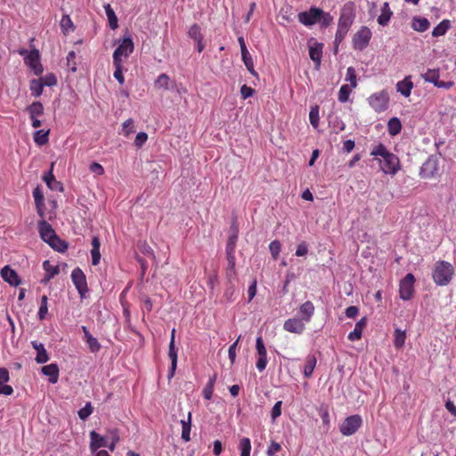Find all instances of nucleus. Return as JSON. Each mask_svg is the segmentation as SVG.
I'll list each match as a JSON object with an SVG mask.
<instances>
[{
	"instance_id": "43",
	"label": "nucleus",
	"mask_w": 456,
	"mask_h": 456,
	"mask_svg": "<svg viewBox=\"0 0 456 456\" xmlns=\"http://www.w3.org/2000/svg\"><path fill=\"white\" fill-rule=\"evenodd\" d=\"M239 449L240 451V456H250L251 452V442L249 438L243 437L240 440Z\"/></svg>"
},
{
	"instance_id": "52",
	"label": "nucleus",
	"mask_w": 456,
	"mask_h": 456,
	"mask_svg": "<svg viewBox=\"0 0 456 456\" xmlns=\"http://www.w3.org/2000/svg\"><path fill=\"white\" fill-rule=\"evenodd\" d=\"M281 245L279 240H273L269 244V249L273 259H277L281 252Z\"/></svg>"
},
{
	"instance_id": "63",
	"label": "nucleus",
	"mask_w": 456,
	"mask_h": 456,
	"mask_svg": "<svg viewBox=\"0 0 456 456\" xmlns=\"http://www.w3.org/2000/svg\"><path fill=\"white\" fill-rule=\"evenodd\" d=\"M307 253H308V246H307L306 242H305V241L300 242L297 247L296 256H305L307 255Z\"/></svg>"
},
{
	"instance_id": "33",
	"label": "nucleus",
	"mask_w": 456,
	"mask_h": 456,
	"mask_svg": "<svg viewBox=\"0 0 456 456\" xmlns=\"http://www.w3.org/2000/svg\"><path fill=\"white\" fill-rule=\"evenodd\" d=\"M27 110L29 113V118H38L44 114V106L40 102H32Z\"/></svg>"
},
{
	"instance_id": "47",
	"label": "nucleus",
	"mask_w": 456,
	"mask_h": 456,
	"mask_svg": "<svg viewBox=\"0 0 456 456\" xmlns=\"http://www.w3.org/2000/svg\"><path fill=\"white\" fill-rule=\"evenodd\" d=\"M188 36L194 41L203 40V35L201 33V28H200V25H198L196 23L190 27L189 31H188Z\"/></svg>"
},
{
	"instance_id": "16",
	"label": "nucleus",
	"mask_w": 456,
	"mask_h": 456,
	"mask_svg": "<svg viewBox=\"0 0 456 456\" xmlns=\"http://www.w3.org/2000/svg\"><path fill=\"white\" fill-rule=\"evenodd\" d=\"M41 371L44 375L48 377V381L51 384H55L59 379V367L56 363H50L42 367Z\"/></svg>"
},
{
	"instance_id": "2",
	"label": "nucleus",
	"mask_w": 456,
	"mask_h": 456,
	"mask_svg": "<svg viewBox=\"0 0 456 456\" xmlns=\"http://www.w3.org/2000/svg\"><path fill=\"white\" fill-rule=\"evenodd\" d=\"M389 101V94L385 89L370 94L368 98L369 105L378 113L384 112L387 110Z\"/></svg>"
},
{
	"instance_id": "18",
	"label": "nucleus",
	"mask_w": 456,
	"mask_h": 456,
	"mask_svg": "<svg viewBox=\"0 0 456 456\" xmlns=\"http://www.w3.org/2000/svg\"><path fill=\"white\" fill-rule=\"evenodd\" d=\"M43 268L46 273L45 277L41 280V283L43 284H47L51 279L60 273L59 266L51 265L49 260L43 262Z\"/></svg>"
},
{
	"instance_id": "61",
	"label": "nucleus",
	"mask_w": 456,
	"mask_h": 456,
	"mask_svg": "<svg viewBox=\"0 0 456 456\" xmlns=\"http://www.w3.org/2000/svg\"><path fill=\"white\" fill-rule=\"evenodd\" d=\"M256 349L258 356L267 355L266 348L261 336H258L256 340Z\"/></svg>"
},
{
	"instance_id": "31",
	"label": "nucleus",
	"mask_w": 456,
	"mask_h": 456,
	"mask_svg": "<svg viewBox=\"0 0 456 456\" xmlns=\"http://www.w3.org/2000/svg\"><path fill=\"white\" fill-rule=\"evenodd\" d=\"M451 27L449 20H443L432 31V36L435 37H441L446 34Z\"/></svg>"
},
{
	"instance_id": "13",
	"label": "nucleus",
	"mask_w": 456,
	"mask_h": 456,
	"mask_svg": "<svg viewBox=\"0 0 456 456\" xmlns=\"http://www.w3.org/2000/svg\"><path fill=\"white\" fill-rule=\"evenodd\" d=\"M38 232L41 239L46 243L56 235L55 231L46 220L38 222Z\"/></svg>"
},
{
	"instance_id": "4",
	"label": "nucleus",
	"mask_w": 456,
	"mask_h": 456,
	"mask_svg": "<svg viewBox=\"0 0 456 456\" xmlns=\"http://www.w3.org/2000/svg\"><path fill=\"white\" fill-rule=\"evenodd\" d=\"M371 37V30L367 26H362L353 37V48L357 51H363L368 47Z\"/></svg>"
},
{
	"instance_id": "60",
	"label": "nucleus",
	"mask_w": 456,
	"mask_h": 456,
	"mask_svg": "<svg viewBox=\"0 0 456 456\" xmlns=\"http://www.w3.org/2000/svg\"><path fill=\"white\" fill-rule=\"evenodd\" d=\"M44 86H53L57 84V77L53 73H48L45 77L40 78Z\"/></svg>"
},
{
	"instance_id": "46",
	"label": "nucleus",
	"mask_w": 456,
	"mask_h": 456,
	"mask_svg": "<svg viewBox=\"0 0 456 456\" xmlns=\"http://www.w3.org/2000/svg\"><path fill=\"white\" fill-rule=\"evenodd\" d=\"M133 133H134V121L133 118H128L122 123L121 134L128 137Z\"/></svg>"
},
{
	"instance_id": "50",
	"label": "nucleus",
	"mask_w": 456,
	"mask_h": 456,
	"mask_svg": "<svg viewBox=\"0 0 456 456\" xmlns=\"http://www.w3.org/2000/svg\"><path fill=\"white\" fill-rule=\"evenodd\" d=\"M93 411L94 408L91 403H86V405L77 411L79 419L86 420L93 413Z\"/></svg>"
},
{
	"instance_id": "44",
	"label": "nucleus",
	"mask_w": 456,
	"mask_h": 456,
	"mask_svg": "<svg viewBox=\"0 0 456 456\" xmlns=\"http://www.w3.org/2000/svg\"><path fill=\"white\" fill-rule=\"evenodd\" d=\"M29 87L31 94L36 97H39L43 93L44 84L41 79H33L30 82Z\"/></svg>"
},
{
	"instance_id": "48",
	"label": "nucleus",
	"mask_w": 456,
	"mask_h": 456,
	"mask_svg": "<svg viewBox=\"0 0 456 456\" xmlns=\"http://www.w3.org/2000/svg\"><path fill=\"white\" fill-rule=\"evenodd\" d=\"M113 65L115 67L113 76L120 85H123L125 82V77L123 76V61H113Z\"/></svg>"
},
{
	"instance_id": "25",
	"label": "nucleus",
	"mask_w": 456,
	"mask_h": 456,
	"mask_svg": "<svg viewBox=\"0 0 456 456\" xmlns=\"http://www.w3.org/2000/svg\"><path fill=\"white\" fill-rule=\"evenodd\" d=\"M50 190L54 191H61L63 190L62 184L55 179L52 170L45 174L43 177Z\"/></svg>"
},
{
	"instance_id": "42",
	"label": "nucleus",
	"mask_w": 456,
	"mask_h": 456,
	"mask_svg": "<svg viewBox=\"0 0 456 456\" xmlns=\"http://www.w3.org/2000/svg\"><path fill=\"white\" fill-rule=\"evenodd\" d=\"M48 314V297L46 295L41 297L40 306L38 309L37 316L40 321L46 318Z\"/></svg>"
},
{
	"instance_id": "37",
	"label": "nucleus",
	"mask_w": 456,
	"mask_h": 456,
	"mask_svg": "<svg viewBox=\"0 0 456 456\" xmlns=\"http://www.w3.org/2000/svg\"><path fill=\"white\" fill-rule=\"evenodd\" d=\"M216 380V374H214L211 378H209L208 383L203 388L202 395L206 400H210L214 392V386Z\"/></svg>"
},
{
	"instance_id": "53",
	"label": "nucleus",
	"mask_w": 456,
	"mask_h": 456,
	"mask_svg": "<svg viewBox=\"0 0 456 456\" xmlns=\"http://www.w3.org/2000/svg\"><path fill=\"white\" fill-rule=\"evenodd\" d=\"M67 67L69 68V69L75 73L77 72V63L75 62V59H76V53L74 51H70L68 55H67Z\"/></svg>"
},
{
	"instance_id": "3",
	"label": "nucleus",
	"mask_w": 456,
	"mask_h": 456,
	"mask_svg": "<svg viewBox=\"0 0 456 456\" xmlns=\"http://www.w3.org/2000/svg\"><path fill=\"white\" fill-rule=\"evenodd\" d=\"M19 54L24 56V62L28 65L34 73L38 76L43 73V66L40 62L39 52L37 49H33L28 52L27 49H20Z\"/></svg>"
},
{
	"instance_id": "49",
	"label": "nucleus",
	"mask_w": 456,
	"mask_h": 456,
	"mask_svg": "<svg viewBox=\"0 0 456 456\" xmlns=\"http://www.w3.org/2000/svg\"><path fill=\"white\" fill-rule=\"evenodd\" d=\"M435 167V163L433 161H427L423 164L421 167V175L423 177L428 178L433 176Z\"/></svg>"
},
{
	"instance_id": "36",
	"label": "nucleus",
	"mask_w": 456,
	"mask_h": 456,
	"mask_svg": "<svg viewBox=\"0 0 456 456\" xmlns=\"http://www.w3.org/2000/svg\"><path fill=\"white\" fill-rule=\"evenodd\" d=\"M387 130L390 135L395 136L402 130V124L399 118H392L387 123Z\"/></svg>"
},
{
	"instance_id": "14",
	"label": "nucleus",
	"mask_w": 456,
	"mask_h": 456,
	"mask_svg": "<svg viewBox=\"0 0 456 456\" xmlns=\"http://www.w3.org/2000/svg\"><path fill=\"white\" fill-rule=\"evenodd\" d=\"M1 276L3 280L8 282L11 286H18L21 282L18 273L8 265L2 268Z\"/></svg>"
},
{
	"instance_id": "28",
	"label": "nucleus",
	"mask_w": 456,
	"mask_h": 456,
	"mask_svg": "<svg viewBox=\"0 0 456 456\" xmlns=\"http://www.w3.org/2000/svg\"><path fill=\"white\" fill-rule=\"evenodd\" d=\"M60 27L64 35H69L75 30V25L69 14H64L60 21Z\"/></svg>"
},
{
	"instance_id": "51",
	"label": "nucleus",
	"mask_w": 456,
	"mask_h": 456,
	"mask_svg": "<svg viewBox=\"0 0 456 456\" xmlns=\"http://www.w3.org/2000/svg\"><path fill=\"white\" fill-rule=\"evenodd\" d=\"M351 94V88L348 85H343L338 92V101L341 102H346L348 101L349 95Z\"/></svg>"
},
{
	"instance_id": "59",
	"label": "nucleus",
	"mask_w": 456,
	"mask_h": 456,
	"mask_svg": "<svg viewBox=\"0 0 456 456\" xmlns=\"http://www.w3.org/2000/svg\"><path fill=\"white\" fill-rule=\"evenodd\" d=\"M405 343V333L404 331H401L400 330H395V346L396 348L402 347Z\"/></svg>"
},
{
	"instance_id": "15",
	"label": "nucleus",
	"mask_w": 456,
	"mask_h": 456,
	"mask_svg": "<svg viewBox=\"0 0 456 456\" xmlns=\"http://www.w3.org/2000/svg\"><path fill=\"white\" fill-rule=\"evenodd\" d=\"M32 347L37 351L36 362L37 363H45L49 361L48 353L43 343L37 340L31 341Z\"/></svg>"
},
{
	"instance_id": "30",
	"label": "nucleus",
	"mask_w": 456,
	"mask_h": 456,
	"mask_svg": "<svg viewBox=\"0 0 456 456\" xmlns=\"http://www.w3.org/2000/svg\"><path fill=\"white\" fill-rule=\"evenodd\" d=\"M47 244L58 252H64L68 248V243L62 240H61L57 234L47 242Z\"/></svg>"
},
{
	"instance_id": "35",
	"label": "nucleus",
	"mask_w": 456,
	"mask_h": 456,
	"mask_svg": "<svg viewBox=\"0 0 456 456\" xmlns=\"http://www.w3.org/2000/svg\"><path fill=\"white\" fill-rule=\"evenodd\" d=\"M241 58L244 62V65L248 69V70L250 72L253 76H257L256 71L254 69V61L251 57V54L249 53L248 50H245L241 53Z\"/></svg>"
},
{
	"instance_id": "29",
	"label": "nucleus",
	"mask_w": 456,
	"mask_h": 456,
	"mask_svg": "<svg viewBox=\"0 0 456 456\" xmlns=\"http://www.w3.org/2000/svg\"><path fill=\"white\" fill-rule=\"evenodd\" d=\"M175 330L173 329L172 332H171L169 346H168V357L170 358L171 362H174V365L177 364V360H178V348L175 345Z\"/></svg>"
},
{
	"instance_id": "32",
	"label": "nucleus",
	"mask_w": 456,
	"mask_h": 456,
	"mask_svg": "<svg viewBox=\"0 0 456 456\" xmlns=\"http://www.w3.org/2000/svg\"><path fill=\"white\" fill-rule=\"evenodd\" d=\"M422 78L428 83H432L434 86L437 85L439 80V69H428L426 73L421 75Z\"/></svg>"
},
{
	"instance_id": "27",
	"label": "nucleus",
	"mask_w": 456,
	"mask_h": 456,
	"mask_svg": "<svg viewBox=\"0 0 456 456\" xmlns=\"http://www.w3.org/2000/svg\"><path fill=\"white\" fill-rule=\"evenodd\" d=\"M430 22L427 18L415 17L412 20L411 27L418 32H424L429 28Z\"/></svg>"
},
{
	"instance_id": "26",
	"label": "nucleus",
	"mask_w": 456,
	"mask_h": 456,
	"mask_svg": "<svg viewBox=\"0 0 456 456\" xmlns=\"http://www.w3.org/2000/svg\"><path fill=\"white\" fill-rule=\"evenodd\" d=\"M182 425V439L184 442H189L191 440V413L189 412L187 416V419L181 420Z\"/></svg>"
},
{
	"instance_id": "21",
	"label": "nucleus",
	"mask_w": 456,
	"mask_h": 456,
	"mask_svg": "<svg viewBox=\"0 0 456 456\" xmlns=\"http://www.w3.org/2000/svg\"><path fill=\"white\" fill-rule=\"evenodd\" d=\"M380 12L381 13L377 20L378 23L383 27L387 26L391 20V17L393 16V11L391 10L390 5L387 2H385L382 4Z\"/></svg>"
},
{
	"instance_id": "19",
	"label": "nucleus",
	"mask_w": 456,
	"mask_h": 456,
	"mask_svg": "<svg viewBox=\"0 0 456 456\" xmlns=\"http://www.w3.org/2000/svg\"><path fill=\"white\" fill-rule=\"evenodd\" d=\"M90 449L92 452H95L99 448L107 446V440L104 436L99 435L96 431L93 430L90 432Z\"/></svg>"
},
{
	"instance_id": "39",
	"label": "nucleus",
	"mask_w": 456,
	"mask_h": 456,
	"mask_svg": "<svg viewBox=\"0 0 456 456\" xmlns=\"http://www.w3.org/2000/svg\"><path fill=\"white\" fill-rule=\"evenodd\" d=\"M104 8H105V12H106L110 28H112V29L117 28H118V18L115 14L114 10L111 8L110 4H106L104 6Z\"/></svg>"
},
{
	"instance_id": "9",
	"label": "nucleus",
	"mask_w": 456,
	"mask_h": 456,
	"mask_svg": "<svg viewBox=\"0 0 456 456\" xmlns=\"http://www.w3.org/2000/svg\"><path fill=\"white\" fill-rule=\"evenodd\" d=\"M415 277L412 273H407L404 278L400 281L399 293L400 297L404 300H410L414 292Z\"/></svg>"
},
{
	"instance_id": "24",
	"label": "nucleus",
	"mask_w": 456,
	"mask_h": 456,
	"mask_svg": "<svg viewBox=\"0 0 456 456\" xmlns=\"http://www.w3.org/2000/svg\"><path fill=\"white\" fill-rule=\"evenodd\" d=\"M239 234V225L237 223V217L233 216L230 227V235L227 240L226 247L236 248V243Z\"/></svg>"
},
{
	"instance_id": "6",
	"label": "nucleus",
	"mask_w": 456,
	"mask_h": 456,
	"mask_svg": "<svg viewBox=\"0 0 456 456\" xmlns=\"http://www.w3.org/2000/svg\"><path fill=\"white\" fill-rule=\"evenodd\" d=\"M354 20L353 4H346L340 12L338 28L348 32Z\"/></svg>"
},
{
	"instance_id": "58",
	"label": "nucleus",
	"mask_w": 456,
	"mask_h": 456,
	"mask_svg": "<svg viewBox=\"0 0 456 456\" xmlns=\"http://www.w3.org/2000/svg\"><path fill=\"white\" fill-rule=\"evenodd\" d=\"M389 153V151H387V149L386 148V146L382 143H379L378 146H376L370 152V154L372 156H379L381 157L382 159L384 157H386L387 154Z\"/></svg>"
},
{
	"instance_id": "1",
	"label": "nucleus",
	"mask_w": 456,
	"mask_h": 456,
	"mask_svg": "<svg viewBox=\"0 0 456 456\" xmlns=\"http://www.w3.org/2000/svg\"><path fill=\"white\" fill-rule=\"evenodd\" d=\"M454 273L453 266L446 261H438L433 271V280L438 286H445L451 281Z\"/></svg>"
},
{
	"instance_id": "62",
	"label": "nucleus",
	"mask_w": 456,
	"mask_h": 456,
	"mask_svg": "<svg viewBox=\"0 0 456 456\" xmlns=\"http://www.w3.org/2000/svg\"><path fill=\"white\" fill-rule=\"evenodd\" d=\"M281 401L276 402L275 404L273 405L271 411V417L273 421H275L276 419L281 415Z\"/></svg>"
},
{
	"instance_id": "17",
	"label": "nucleus",
	"mask_w": 456,
	"mask_h": 456,
	"mask_svg": "<svg viewBox=\"0 0 456 456\" xmlns=\"http://www.w3.org/2000/svg\"><path fill=\"white\" fill-rule=\"evenodd\" d=\"M323 44L314 42L309 45V56L313 61L315 62L316 66L319 67L322 57Z\"/></svg>"
},
{
	"instance_id": "55",
	"label": "nucleus",
	"mask_w": 456,
	"mask_h": 456,
	"mask_svg": "<svg viewBox=\"0 0 456 456\" xmlns=\"http://www.w3.org/2000/svg\"><path fill=\"white\" fill-rule=\"evenodd\" d=\"M169 77L167 75V74H160L156 82H155V85L156 86L159 87V88H164L166 90L168 89V84H169Z\"/></svg>"
},
{
	"instance_id": "22",
	"label": "nucleus",
	"mask_w": 456,
	"mask_h": 456,
	"mask_svg": "<svg viewBox=\"0 0 456 456\" xmlns=\"http://www.w3.org/2000/svg\"><path fill=\"white\" fill-rule=\"evenodd\" d=\"M314 305L311 301L302 304L298 310L301 319L305 322H309L314 314Z\"/></svg>"
},
{
	"instance_id": "57",
	"label": "nucleus",
	"mask_w": 456,
	"mask_h": 456,
	"mask_svg": "<svg viewBox=\"0 0 456 456\" xmlns=\"http://www.w3.org/2000/svg\"><path fill=\"white\" fill-rule=\"evenodd\" d=\"M148 140V134L145 132H140L136 134L134 144L136 148H142Z\"/></svg>"
},
{
	"instance_id": "12",
	"label": "nucleus",
	"mask_w": 456,
	"mask_h": 456,
	"mask_svg": "<svg viewBox=\"0 0 456 456\" xmlns=\"http://www.w3.org/2000/svg\"><path fill=\"white\" fill-rule=\"evenodd\" d=\"M305 321L301 318H289L284 322L283 329L295 334H302L305 329Z\"/></svg>"
},
{
	"instance_id": "8",
	"label": "nucleus",
	"mask_w": 456,
	"mask_h": 456,
	"mask_svg": "<svg viewBox=\"0 0 456 456\" xmlns=\"http://www.w3.org/2000/svg\"><path fill=\"white\" fill-rule=\"evenodd\" d=\"M71 281L76 287L80 297L85 298L86 293L88 292V286L86 282V277L79 267H76L71 272Z\"/></svg>"
},
{
	"instance_id": "64",
	"label": "nucleus",
	"mask_w": 456,
	"mask_h": 456,
	"mask_svg": "<svg viewBox=\"0 0 456 456\" xmlns=\"http://www.w3.org/2000/svg\"><path fill=\"white\" fill-rule=\"evenodd\" d=\"M281 449V446L279 443L272 441L270 445L267 448L266 454L268 456H274V454Z\"/></svg>"
},
{
	"instance_id": "5",
	"label": "nucleus",
	"mask_w": 456,
	"mask_h": 456,
	"mask_svg": "<svg viewBox=\"0 0 456 456\" xmlns=\"http://www.w3.org/2000/svg\"><path fill=\"white\" fill-rule=\"evenodd\" d=\"M362 425V419L360 415H351L344 419L339 426V431L343 436H349L355 434Z\"/></svg>"
},
{
	"instance_id": "40",
	"label": "nucleus",
	"mask_w": 456,
	"mask_h": 456,
	"mask_svg": "<svg viewBox=\"0 0 456 456\" xmlns=\"http://www.w3.org/2000/svg\"><path fill=\"white\" fill-rule=\"evenodd\" d=\"M34 141L39 146H43V145L46 144L49 141V130H47V131L38 130V131L35 132Z\"/></svg>"
},
{
	"instance_id": "7",
	"label": "nucleus",
	"mask_w": 456,
	"mask_h": 456,
	"mask_svg": "<svg viewBox=\"0 0 456 456\" xmlns=\"http://www.w3.org/2000/svg\"><path fill=\"white\" fill-rule=\"evenodd\" d=\"M322 16V10L312 6L308 11L301 12L297 15L298 21L306 26H313L317 22H320V17Z\"/></svg>"
},
{
	"instance_id": "54",
	"label": "nucleus",
	"mask_w": 456,
	"mask_h": 456,
	"mask_svg": "<svg viewBox=\"0 0 456 456\" xmlns=\"http://www.w3.org/2000/svg\"><path fill=\"white\" fill-rule=\"evenodd\" d=\"M346 81L350 82L351 87L355 88L357 86L356 73L353 67H349L346 69Z\"/></svg>"
},
{
	"instance_id": "20",
	"label": "nucleus",
	"mask_w": 456,
	"mask_h": 456,
	"mask_svg": "<svg viewBox=\"0 0 456 456\" xmlns=\"http://www.w3.org/2000/svg\"><path fill=\"white\" fill-rule=\"evenodd\" d=\"M413 88V83L411 79V76L405 77L403 80L397 82L396 90L404 97H409Z\"/></svg>"
},
{
	"instance_id": "10",
	"label": "nucleus",
	"mask_w": 456,
	"mask_h": 456,
	"mask_svg": "<svg viewBox=\"0 0 456 456\" xmlns=\"http://www.w3.org/2000/svg\"><path fill=\"white\" fill-rule=\"evenodd\" d=\"M134 49L131 37H125L113 53V61H123L122 57L127 58Z\"/></svg>"
},
{
	"instance_id": "23",
	"label": "nucleus",
	"mask_w": 456,
	"mask_h": 456,
	"mask_svg": "<svg viewBox=\"0 0 456 456\" xmlns=\"http://www.w3.org/2000/svg\"><path fill=\"white\" fill-rule=\"evenodd\" d=\"M366 324L367 318L362 317L360 321H358L355 323L354 330L348 334L347 338L350 341L359 340L362 338V330L365 328Z\"/></svg>"
},
{
	"instance_id": "45",
	"label": "nucleus",
	"mask_w": 456,
	"mask_h": 456,
	"mask_svg": "<svg viewBox=\"0 0 456 456\" xmlns=\"http://www.w3.org/2000/svg\"><path fill=\"white\" fill-rule=\"evenodd\" d=\"M36 208L38 216L41 217V220H46L52 218V213L46 211L45 201H35Z\"/></svg>"
},
{
	"instance_id": "56",
	"label": "nucleus",
	"mask_w": 456,
	"mask_h": 456,
	"mask_svg": "<svg viewBox=\"0 0 456 456\" xmlns=\"http://www.w3.org/2000/svg\"><path fill=\"white\" fill-rule=\"evenodd\" d=\"M296 279V274L292 271H288L285 275V281L281 289L282 294L285 295L289 292V284Z\"/></svg>"
},
{
	"instance_id": "41",
	"label": "nucleus",
	"mask_w": 456,
	"mask_h": 456,
	"mask_svg": "<svg viewBox=\"0 0 456 456\" xmlns=\"http://www.w3.org/2000/svg\"><path fill=\"white\" fill-rule=\"evenodd\" d=\"M91 353H98L101 350V344L92 334L84 338Z\"/></svg>"
},
{
	"instance_id": "34",
	"label": "nucleus",
	"mask_w": 456,
	"mask_h": 456,
	"mask_svg": "<svg viewBox=\"0 0 456 456\" xmlns=\"http://www.w3.org/2000/svg\"><path fill=\"white\" fill-rule=\"evenodd\" d=\"M316 358L314 355L309 354L305 359V363L304 367V375L306 378H310L314 372V370L316 366Z\"/></svg>"
},
{
	"instance_id": "11",
	"label": "nucleus",
	"mask_w": 456,
	"mask_h": 456,
	"mask_svg": "<svg viewBox=\"0 0 456 456\" xmlns=\"http://www.w3.org/2000/svg\"><path fill=\"white\" fill-rule=\"evenodd\" d=\"M380 168L385 174L395 175L400 168V160L396 155L389 152L386 157L379 159Z\"/></svg>"
},
{
	"instance_id": "38",
	"label": "nucleus",
	"mask_w": 456,
	"mask_h": 456,
	"mask_svg": "<svg viewBox=\"0 0 456 456\" xmlns=\"http://www.w3.org/2000/svg\"><path fill=\"white\" fill-rule=\"evenodd\" d=\"M320 107L318 105H314L310 109L309 112V121L314 128H318L320 122Z\"/></svg>"
}]
</instances>
